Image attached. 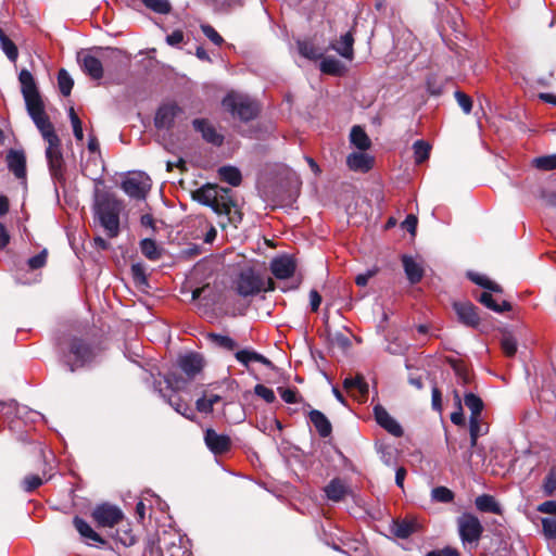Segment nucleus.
I'll return each instance as SVG.
<instances>
[{
	"label": "nucleus",
	"mask_w": 556,
	"mask_h": 556,
	"mask_svg": "<svg viewBox=\"0 0 556 556\" xmlns=\"http://www.w3.org/2000/svg\"><path fill=\"white\" fill-rule=\"evenodd\" d=\"M538 511L556 516V501H546L538 506Z\"/></svg>",
	"instance_id": "nucleus-60"
},
{
	"label": "nucleus",
	"mask_w": 556,
	"mask_h": 556,
	"mask_svg": "<svg viewBox=\"0 0 556 556\" xmlns=\"http://www.w3.org/2000/svg\"><path fill=\"white\" fill-rule=\"evenodd\" d=\"M197 131L201 132L203 139L214 146L223 143V136L206 119L197 118L192 122Z\"/></svg>",
	"instance_id": "nucleus-19"
},
{
	"label": "nucleus",
	"mask_w": 556,
	"mask_h": 556,
	"mask_svg": "<svg viewBox=\"0 0 556 556\" xmlns=\"http://www.w3.org/2000/svg\"><path fill=\"white\" fill-rule=\"evenodd\" d=\"M475 504L476 507L483 513H493L497 515L502 513V508L498 503L489 494H482L476 497Z\"/></svg>",
	"instance_id": "nucleus-28"
},
{
	"label": "nucleus",
	"mask_w": 556,
	"mask_h": 556,
	"mask_svg": "<svg viewBox=\"0 0 556 556\" xmlns=\"http://www.w3.org/2000/svg\"><path fill=\"white\" fill-rule=\"evenodd\" d=\"M457 527L464 546L477 545L483 532V527L475 515L466 513L459 516Z\"/></svg>",
	"instance_id": "nucleus-6"
},
{
	"label": "nucleus",
	"mask_w": 556,
	"mask_h": 556,
	"mask_svg": "<svg viewBox=\"0 0 556 556\" xmlns=\"http://www.w3.org/2000/svg\"><path fill=\"white\" fill-rule=\"evenodd\" d=\"M151 188V179L144 173H135L122 182V189L130 198L144 199Z\"/></svg>",
	"instance_id": "nucleus-8"
},
{
	"label": "nucleus",
	"mask_w": 556,
	"mask_h": 556,
	"mask_svg": "<svg viewBox=\"0 0 556 556\" xmlns=\"http://www.w3.org/2000/svg\"><path fill=\"white\" fill-rule=\"evenodd\" d=\"M376 269H369L364 274H359L355 278V282L359 287H365L368 283V280L376 275Z\"/></svg>",
	"instance_id": "nucleus-63"
},
{
	"label": "nucleus",
	"mask_w": 556,
	"mask_h": 556,
	"mask_svg": "<svg viewBox=\"0 0 556 556\" xmlns=\"http://www.w3.org/2000/svg\"><path fill=\"white\" fill-rule=\"evenodd\" d=\"M202 33L215 45L219 46L223 43V37L215 30V28L208 24L201 25Z\"/></svg>",
	"instance_id": "nucleus-54"
},
{
	"label": "nucleus",
	"mask_w": 556,
	"mask_h": 556,
	"mask_svg": "<svg viewBox=\"0 0 556 556\" xmlns=\"http://www.w3.org/2000/svg\"><path fill=\"white\" fill-rule=\"evenodd\" d=\"M167 402L177 413H179L184 417L191 420L194 418V413L192 408L188 404L182 403V401L179 397L169 396Z\"/></svg>",
	"instance_id": "nucleus-39"
},
{
	"label": "nucleus",
	"mask_w": 556,
	"mask_h": 556,
	"mask_svg": "<svg viewBox=\"0 0 556 556\" xmlns=\"http://www.w3.org/2000/svg\"><path fill=\"white\" fill-rule=\"evenodd\" d=\"M517 340L511 333H504L501 339V346L506 356L511 357L517 352Z\"/></svg>",
	"instance_id": "nucleus-44"
},
{
	"label": "nucleus",
	"mask_w": 556,
	"mask_h": 556,
	"mask_svg": "<svg viewBox=\"0 0 556 556\" xmlns=\"http://www.w3.org/2000/svg\"><path fill=\"white\" fill-rule=\"evenodd\" d=\"M279 394L281 399L289 404H294L299 402V395L295 389L290 388H278Z\"/></svg>",
	"instance_id": "nucleus-56"
},
{
	"label": "nucleus",
	"mask_w": 556,
	"mask_h": 556,
	"mask_svg": "<svg viewBox=\"0 0 556 556\" xmlns=\"http://www.w3.org/2000/svg\"><path fill=\"white\" fill-rule=\"evenodd\" d=\"M81 66L84 72L94 80H99L103 77V65L102 62L90 54L85 55L81 59Z\"/></svg>",
	"instance_id": "nucleus-23"
},
{
	"label": "nucleus",
	"mask_w": 556,
	"mask_h": 556,
	"mask_svg": "<svg viewBox=\"0 0 556 556\" xmlns=\"http://www.w3.org/2000/svg\"><path fill=\"white\" fill-rule=\"evenodd\" d=\"M296 269V263L289 255L275 257L270 262V270L277 279H288L292 277Z\"/></svg>",
	"instance_id": "nucleus-10"
},
{
	"label": "nucleus",
	"mask_w": 556,
	"mask_h": 556,
	"mask_svg": "<svg viewBox=\"0 0 556 556\" xmlns=\"http://www.w3.org/2000/svg\"><path fill=\"white\" fill-rule=\"evenodd\" d=\"M431 497L435 502L450 503L454 498L453 492L445 486H437L431 492Z\"/></svg>",
	"instance_id": "nucleus-47"
},
{
	"label": "nucleus",
	"mask_w": 556,
	"mask_h": 556,
	"mask_svg": "<svg viewBox=\"0 0 556 556\" xmlns=\"http://www.w3.org/2000/svg\"><path fill=\"white\" fill-rule=\"evenodd\" d=\"M71 353L75 356V363L71 364L72 371L75 370V367L83 366L90 362L94 356L93 350L78 339L73 340L71 344Z\"/></svg>",
	"instance_id": "nucleus-14"
},
{
	"label": "nucleus",
	"mask_w": 556,
	"mask_h": 556,
	"mask_svg": "<svg viewBox=\"0 0 556 556\" xmlns=\"http://www.w3.org/2000/svg\"><path fill=\"white\" fill-rule=\"evenodd\" d=\"M542 527L545 538L556 541V517L542 518Z\"/></svg>",
	"instance_id": "nucleus-49"
},
{
	"label": "nucleus",
	"mask_w": 556,
	"mask_h": 556,
	"mask_svg": "<svg viewBox=\"0 0 556 556\" xmlns=\"http://www.w3.org/2000/svg\"><path fill=\"white\" fill-rule=\"evenodd\" d=\"M414 531L415 526L409 521H399L392 526V533L400 539H407Z\"/></svg>",
	"instance_id": "nucleus-42"
},
{
	"label": "nucleus",
	"mask_w": 556,
	"mask_h": 556,
	"mask_svg": "<svg viewBox=\"0 0 556 556\" xmlns=\"http://www.w3.org/2000/svg\"><path fill=\"white\" fill-rule=\"evenodd\" d=\"M404 271L410 283L419 282L424 277V267L421 262L409 255L402 256Z\"/></svg>",
	"instance_id": "nucleus-20"
},
{
	"label": "nucleus",
	"mask_w": 556,
	"mask_h": 556,
	"mask_svg": "<svg viewBox=\"0 0 556 556\" xmlns=\"http://www.w3.org/2000/svg\"><path fill=\"white\" fill-rule=\"evenodd\" d=\"M58 84L60 91L63 96L67 97L71 94L74 81L70 74L64 70H60L58 74Z\"/></svg>",
	"instance_id": "nucleus-43"
},
{
	"label": "nucleus",
	"mask_w": 556,
	"mask_h": 556,
	"mask_svg": "<svg viewBox=\"0 0 556 556\" xmlns=\"http://www.w3.org/2000/svg\"><path fill=\"white\" fill-rule=\"evenodd\" d=\"M309 420L320 437L327 438L330 435L332 431L331 424L320 410L312 409L309 412Z\"/></svg>",
	"instance_id": "nucleus-24"
},
{
	"label": "nucleus",
	"mask_w": 556,
	"mask_h": 556,
	"mask_svg": "<svg viewBox=\"0 0 556 556\" xmlns=\"http://www.w3.org/2000/svg\"><path fill=\"white\" fill-rule=\"evenodd\" d=\"M413 149L415 162L420 164L429 157L431 147L424 140H417L413 144Z\"/></svg>",
	"instance_id": "nucleus-41"
},
{
	"label": "nucleus",
	"mask_w": 556,
	"mask_h": 556,
	"mask_svg": "<svg viewBox=\"0 0 556 556\" xmlns=\"http://www.w3.org/2000/svg\"><path fill=\"white\" fill-rule=\"evenodd\" d=\"M122 210V202L113 194L96 190L93 202L94 218L110 238H115L119 233V214Z\"/></svg>",
	"instance_id": "nucleus-3"
},
{
	"label": "nucleus",
	"mask_w": 556,
	"mask_h": 556,
	"mask_svg": "<svg viewBox=\"0 0 556 556\" xmlns=\"http://www.w3.org/2000/svg\"><path fill=\"white\" fill-rule=\"evenodd\" d=\"M354 38L351 31L341 35L339 39L330 42V48L342 58L352 61L354 58Z\"/></svg>",
	"instance_id": "nucleus-17"
},
{
	"label": "nucleus",
	"mask_w": 556,
	"mask_h": 556,
	"mask_svg": "<svg viewBox=\"0 0 556 556\" xmlns=\"http://www.w3.org/2000/svg\"><path fill=\"white\" fill-rule=\"evenodd\" d=\"M325 493L328 500L340 502L348 495L349 488L343 480L336 478L325 486Z\"/></svg>",
	"instance_id": "nucleus-22"
},
{
	"label": "nucleus",
	"mask_w": 556,
	"mask_h": 556,
	"mask_svg": "<svg viewBox=\"0 0 556 556\" xmlns=\"http://www.w3.org/2000/svg\"><path fill=\"white\" fill-rule=\"evenodd\" d=\"M478 301L483 304L485 307L496 312V313H504L511 309V305L507 301H503L501 304L496 303V301L493 299L492 294L489 292V290L482 292L478 296Z\"/></svg>",
	"instance_id": "nucleus-29"
},
{
	"label": "nucleus",
	"mask_w": 556,
	"mask_h": 556,
	"mask_svg": "<svg viewBox=\"0 0 556 556\" xmlns=\"http://www.w3.org/2000/svg\"><path fill=\"white\" fill-rule=\"evenodd\" d=\"M21 91L25 100L26 109L48 143L46 157L49 172L55 182L64 181V159L61 151V140L54 131V127L45 112V105L39 94L33 74L28 70H22L18 75Z\"/></svg>",
	"instance_id": "nucleus-1"
},
{
	"label": "nucleus",
	"mask_w": 556,
	"mask_h": 556,
	"mask_svg": "<svg viewBox=\"0 0 556 556\" xmlns=\"http://www.w3.org/2000/svg\"><path fill=\"white\" fill-rule=\"evenodd\" d=\"M465 406L470 410V416H480L484 407L483 401L472 392L464 394Z\"/></svg>",
	"instance_id": "nucleus-35"
},
{
	"label": "nucleus",
	"mask_w": 556,
	"mask_h": 556,
	"mask_svg": "<svg viewBox=\"0 0 556 556\" xmlns=\"http://www.w3.org/2000/svg\"><path fill=\"white\" fill-rule=\"evenodd\" d=\"M190 380L191 379L188 377H184L181 374L175 371L164 376V383L166 384V388L175 392L185 389Z\"/></svg>",
	"instance_id": "nucleus-30"
},
{
	"label": "nucleus",
	"mask_w": 556,
	"mask_h": 556,
	"mask_svg": "<svg viewBox=\"0 0 556 556\" xmlns=\"http://www.w3.org/2000/svg\"><path fill=\"white\" fill-rule=\"evenodd\" d=\"M346 164L351 170L366 173L374 166V157L365 151L353 152L348 155Z\"/></svg>",
	"instance_id": "nucleus-15"
},
{
	"label": "nucleus",
	"mask_w": 556,
	"mask_h": 556,
	"mask_svg": "<svg viewBox=\"0 0 556 556\" xmlns=\"http://www.w3.org/2000/svg\"><path fill=\"white\" fill-rule=\"evenodd\" d=\"M454 401L457 409L451 414V421L456 426L465 425V416L462 407V397L457 391H454Z\"/></svg>",
	"instance_id": "nucleus-48"
},
{
	"label": "nucleus",
	"mask_w": 556,
	"mask_h": 556,
	"mask_svg": "<svg viewBox=\"0 0 556 556\" xmlns=\"http://www.w3.org/2000/svg\"><path fill=\"white\" fill-rule=\"evenodd\" d=\"M140 248L142 254L151 261H155L161 256L160 249L156 242L152 239H143L140 243Z\"/></svg>",
	"instance_id": "nucleus-37"
},
{
	"label": "nucleus",
	"mask_w": 556,
	"mask_h": 556,
	"mask_svg": "<svg viewBox=\"0 0 556 556\" xmlns=\"http://www.w3.org/2000/svg\"><path fill=\"white\" fill-rule=\"evenodd\" d=\"M218 174L222 180L228 182L233 187H237L241 184L242 176L237 167L223 166L218 169Z\"/></svg>",
	"instance_id": "nucleus-31"
},
{
	"label": "nucleus",
	"mask_w": 556,
	"mask_h": 556,
	"mask_svg": "<svg viewBox=\"0 0 556 556\" xmlns=\"http://www.w3.org/2000/svg\"><path fill=\"white\" fill-rule=\"evenodd\" d=\"M470 437H480L482 434V426L480 416H470L469 419Z\"/></svg>",
	"instance_id": "nucleus-58"
},
{
	"label": "nucleus",
	"mask_w": 556,
	"mask_h": 556,
	"mask_svg": "<svg viewBox=\"0 0 556 556\" xmlns=\"http://www.w3.org/2000/svg\"><path fill=\"white\" fill-rule=\"evenodd\" d=\"M0 48L7 58L15 62L18 56V50L15 43L4 34L2 28L0 27Z\"/></svg>",
	"instance_id": "nucleus-32"
},
{
	"label": "nucleus",
	"mask_w": 556,
	"mask_h": 556,
	"mask_svg": "<svg viewBox=\"0 0 556 556\" xmlns=\"http://www.w3.org/2000/svg\"><path fill=\"white\" fill-rule=\"evenodd\" d=\"M351 143L361 151H366L371 147V141L361 126H353L350 132Z\"/></svg>",
	"instance_id": "nucleus-26"
},
{
	"label": "nucleus",
	"mask_w": 556,
	"mask_h": 556,
	"mask_svg": "<svg viewBox=\"0 0 556 556\" xmlns=\"http://www.w3.org/2000/svg\"><path fill=\"white\" fill-rule=\"evenodd\" d=\"M542 491L545 496H551L556 491V468L553 467L547 472L542 484Z\"/></svg>",
	"instance_id": "nucleus-45"
},
{
	"label": "nucleus",
	"mask_w": 556,
	"mask_h": 556,
	"mask_svg": "<svg viewBox=\"0 0 556 556\" xmlns=\"http://www.w3.org/2000/svg\"><path fill=\"white\" fill-rule=\"evenodd\" d=\"M192 198L208 206L219 217L218 225L237 227L242 220V213L231 198V190L217 185L206 184L192 192Z\"/></svg>",
	"instance_id": "nucleus-2"
},
{
	"label": "nucleus",
	"mask_w": 556,
	"mask_h": 556,
	"mask_svg": "<svg viewBox=\"0 0 556 556\" xmlns=\"http://www.w3.org/2000/svg\"><path fill=\"white\" fill-rule=\"evenodd\" d=\"M455 99L458 103V105L462 108L465 114H469L472 110V100L469 96L466 93L457 90L454 93Z\"/></svg>",
	"instance_id": "nucleus-51"
},
{
	"label": "nucleus",
	"mask_w": 556,
	"mask_h": 556,
	"mask_svg": "<svg viewBox=\"0 0 556 556\" xmlns=\"http://www.w3.org/2000/svg\"><path fill=\"white\" fill-rule=\"evenodd\" d=\"M454 309L462 323L467 326L476 327L480 323L477 308L469 302H459L454 304Z\"/></svg>",
	"instance_id": "nucleus-16"
},
{
	"label": "nucleus",
	"mask_w": 556,
	"mask_h": 556,
	"mask_svg": "<svg viewBox=\"0 0 556 556\" xmlns=\"http://www.w3.org/2000/svg\"><path fill=\"white\" fill-rule=\"evenodd\" d=\"M274 289V281L270 278L265 281L251 268L242 270L236 280V291L241 296H251Z\"/></svg>",
	"instance_id": "nucleus-5"
},
{
	"label": "nucleus",
	"mask_w": 556,
	"mask_h": 556,
	"mask_svg": "<svg viewBox=\"0 0 556 556\" xmlns=\"http://www.w3.org/2000/svg\"><path fill=\"white\" fill-rule=\"evenodd\" d=\"M254 392L257 396L262 397L267 403H273L276 399L275 392L263 384H256Z\"/></svg>",
	"instance_id": "nucleus-55"
},
{
	"label": "nucleus",
	"mask_w": 556,
	"mask_h": 556,
	"mask_svg": "<svg viewBox=\"0 0 556 556\" xmlns=\"http://www.w3.org/2000/svg\"><path fill=\"white\" fill-rule=\"evenodd\" d=\"M184 115V111L174 102L162 104L155 114L154 124L157 129H170L175 122Z\"/></svg>",
	"instance_id": "nucleus-9"
},
{
	"label": "nucleus",
	"mask_w": 556,
	"mask_h": 556,
	"mask_svg": "<svg viewBox=\"0 0 556 556\" xmlns=\"http://www.w3.org/2000/svg\"><path fill=\"white\" fill-rule=\"evenodd\" d=\"M7 165L13 175L25 182L26 180V156L22 150H10L7 154Z\"/></svg>",
	"instance_id": "nucleus-12"
},
{
	"label": "nucleus",
	"mask_w": 556,
	"mask_h": 556,
	"mask_svg": "<svg viewBox=\"0 0 556 556\" xmlns=\"http://www.w3.org/2000/svg\"><path fill=\"white\" fill-rule=\"evenodd\" d=\"M431 405L434 410L439 413L442 410V394L437 387L432 388Z\"/></svg>",
	"instance_id": "nucleus-59"
},
{
	"label": "nucleus",
	"mask_w": 556,
	"mask_h": 556,
	"mask_svg": "<svg viewBox=\"0 0 556 556\" xmlns=\"http://www.w3.org/2000/svg\"><path fill=\"white\" fill-rule=\"evenodd\" d=\"M375 419L377 424L394 437H402L403 429L401 425L380 405L374 407Z\"/></svg>",
	"instance_id": "nucleus-11"
},
{
	"label": "nucleus",
	"mask_w": 556,
	"mask_h": 556,
	"mask_svg": "<svg viewBox=\"0 0 556 556\" xmlns=\"http://www.w3.org/2000/svg\"><path fill=\"white\" fill-rule=\"evenodd\" d=\"M42 484V479L36 475L26 476L22 482L23 489L26 492H31Z\"/></svg>",
	"instance_id": "nucleus-53"
},
{
	"label": "nucleus",
	"mask_w": 556,
	"mask_h": 556,
	"mask_svg": "<svg viewBox=\"0 0 556 556\" xmlns=\"http://www.w3.org/2000/svg\"><path fill=\"white\" fill-rule=\"evenodd\" d=\"M469 279L476 285L489 290L491 292L501 293L502 287L493 281H491L486 276L478 274V273H469Z\"/></svg>",
	"instance_id": "nucleus-34"
},
{
	"label": "nucleus",
	"mask_w": 556,
	"mask_h": 556,
	"mask_svg": "<svg viewBox=\"0 0 556 556\" xmlns=\"http://www.w3.org/2000/svg\"><path fill=\"white\" fill-rule=\"evenodd\" d=\"M344 389L355 396L357 400H363L368 394V384L362 377H348L343 381Z\"/></svg>",
	"instance_id": "nucleus-21"
},
{
	"label": "nucleus",
	"mask_w": 556,
	"mask_h": 556,
	"mask_svg": "<svg viewBox=\"0 0 556 556\" xmlns=\"http://www.w3.org/2000/svg\"><path fill=\"white\" fill-rule=\"evenodd\" d=\"M299 53L308 59V60H318L323 58V52L319 51L312 42L309 41H298Z\"/></svg>",
	"instance_id": "nucleus-36"
},
{
	"label": "nucleus",
	"mask_w": 556,
	"mask_h": 556,
	"mask_svg": "<svg viewBox=\"0 0 556 556\" xmlns=\"http://www.w3.org/2000/svg\"><path fill=\"white\" fill-rule=\"evenodd\" d=\"M223 106L233 117L248 122L253 119L258 112L257 103L248 94L231 91L223 100Z\"/></svg>",
	"instance_id": "nucleus-4"
},
{
	"label": "nucleus",
	"mask_w": 556,
	"mask_h": 556,
	"mask_svg": "<svg viewBox=\"0 0 556 556\" xmlns=\"http://www.w3.org/2000/svg\"><path fill=\"white\" fill-rule=\"evenodd\" d=\"M73 523L75 529L83 538L97 543H104L103 539L84 519L75 517Z\"/></svg>",
	"instance_id": "nucleus-27"
},
{
	"label": "nucleus",
	"mask_w": 556,
	"mask_h": 556,
	"mask_svg": "<svg viewBox=\"0 0 556 556\" xmlns=\"http://www.w3.org/2000/svg\"><path fill=\"white\" fill-rule=\"evenodd\" d=\"M204 441L208 450L214 454L226 453L231 445V441L228 435L217 433L213 429H207L205 431Z\"/></svg>",
	"instance_id": "nucleus-13"
},
{
	"label": "nucleus",
	"mask_w": 556,
	"mask_h": 556,
	"mask_svg": "<svg viewBox=\"0 0 556 556\" xmlns=\"http://www.w3.org/2000/svg\"><path fill=\"white\" fill-rule=\"evenodd\" d=\"M131 271H132V276H134V279L138 282V283H143L146 282V275H144V270L142 268V266L140 264H134L131 266Z\"/></svg>",
	"instance_id": "nucleus-64"
},
{
	"label": "nucleus",
	"mask_w": 556,
	"mask_h": 556,
	"mask_svg": "<svg viewBox=\"0 0 556 556\" xmlns=\"http://www.w3.org/2000/svg\"><path fill=\"white\" fill-rule=\"evenodd\" d=\"M179 367L189 379H193L201 371L203 359L199 354L190 353L180 357Z\"/></svg>",
	"instance_id": "nucleus-18"
},
{
	"label": "nucleus",
	"mask_w": 556,
	"mask_h": 556,
	"mask_svg": "<svg viewBox=\"0 0 556 556\" xmlns=\"http://www.w3.org/2000/svg\"><path fill=\"white\" fill-rule=\"evenodd\" d=\"M184 40V33L181 30H174L166 37V42L172 47H178Z\"/></svg>",
	"instance_id": "nucleus-61"
},
{
	"label": "nucleus",
	"mask_w": 556,
	"mask_h": 556,
	"mask_svg": "<svg viewBox=\"0 0 556 556\" xmlns=\"http://www.w3.org/2000/svg\"><path fill=\"white\" fill-rule=\"evenodd\" d=\"M535 167L543 170H552L556 168V154L540 156L533 160Z\"/></svg>",
	"instance_id": "nucleus-50"
},
{
	"label": "nucleus",
	"mask_w": 556,
	"mask_h": 556,
	"mask_svg": "<svg viewBox=\"0 0 556 556\" xmlns=\"http://www.w3.org/2000/svg\"><path fill=\"white\" fill-rule=\"evenodd\" d=\"M319 68L325 74L339 75L343 72L344 66L339 60L327 56L320 61Z\"/></svg>",
	"instance_id": "nucleus-33"
},
{
	"label": "nucleus",
	"mask_w": 556,
	"mask_h": 556,
	"mask_svg": "<svg viewBox=\"0 0 556 556\" xmlns=\"http://www.w3.org/2000/svg\"><path fill=\"white\" fill-rule=\"evenodd\" d=\"M235 356H236V359L244 366H249V364L252 362L261 363L266 366L271 365L270 361L267 357H265L264 355H262L255 351L248 350V349L238 351L235 354Z\"/></svg>",
	"instance_id": "nucleus-25"
},
{
	"label": "nucleus",
	"mask_w": 556,
	"mask_h": 556,
	"mask_svg": "<svg viewBox=\"0 0 556 556\" xmlns=\"http://www.w3.org/2000/svg\"><path fill=\"white\" fill-rule=\"evenodd\" d=\"M208 339L218 348H222L227 351H233L237 348L236 341L224 334L218 333H208Z\"/></svg>",
	"instance_id": "nucleus-38"
},
{
	"label": "nucleus",
	"mask_w": 556,
	"mask_h": 556,
	"mask_svg": "<svg viewBox=\"0 0 556 556\" xmlns=\"http://www.w3.org/2000/svg\"><path fill=\"white\" fill-rule=\"evenodd\" d=\"M417 217L413 214L407 215L402 226L412 235H415L417 228Z\"/></svg>",
	"instance_id": "nucleus-62"
},
{
	"label": "nucleus",
	"mask_w": 556,
	"mask_h": 556,
	"mask_svg": "<svg viewBox=\"0 0 556 556\" xmlns=\"http://www.w3.org/2000/svg\"><path fill=\"white\" fill-rule=\"evenodd\" d=\"M167 402L177 413H179L184 417L191 420L194 418V413L192 408L188 404L182 403V401L179 397L169 396Z\"/></svg>",
	"instance_id": "nucleus-40"
},
{
	"label": "nucleus",
	"mask_w": 556,
	"mask_h": 556,
	"mask_svg": "<svg viewBox=\"0 0 556 556\" xmlns=\"http://www.w3.org/2000/svg\"><path fill=\"white\" fill-rule=\"evenodd\" d=\"M47 262V250H42L37 255L28 260V266L31 269H38L45 266Z\"/></svg>",
	"instance_id": "nucleus-57"
},
{
	"label": "nucleus",
	"mask_w": 556,
	"mask_h": 556,
	"mask_svg": "<svg viewBox=\"0 0 556 556\" xmlns=\"http://www.w3.org/2000/svg\"><path fill=\"white\" fill-rule=\"evenodd\" d=\"M142 3L150 10L159 14H166L170 11V3L168 0H141Z\"/></svg>",
	"instance_id": "nucleus-46"
},
{
	"label": "nucleus",
	"mask_w": 556,
	"mask_h": 556,
	"mask_svg": "<svg viewBox=\"0 0 556 556\" xmlns=\"http://www.w3.org/2000/svg\"><path fill=\"white\" fill-rule=\"evenodd\" d=\"M91 516L97 525L103 528H113L124 518L123 511L117 506L109 503L96 506Z\"/></svg>",
	"instance_id": "nucleus-7"
},
{
	"label": "nucleus",
	"mask_w": 556,
	"mask_h": 556,
	"mask_svg": "<svg viewBox=\"0 0 556 556\" xmlns=\"http://www.w3.org/2000/svg\"><path fill=\"white\" fill-rule=\"evenodd\" d=\"M453 368H454L455 375L457 377V382L459 384L466 386L470 382V379H471L470 374L464 365L454 364Z\"/></svg>",
	"instance_id": "nucleus-52"
}]
</instances>
